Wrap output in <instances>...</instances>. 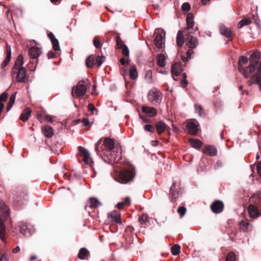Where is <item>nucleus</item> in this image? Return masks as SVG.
<instances>
[{"mask_svg": "<svg viewBox=\"0 0 261 261\" xmlns=\"http://www.w3.org/2000/svg\"><path fill=\"white\" fill-rule=\"evenodd\" d=\"M101 140L96 144L95 150L106 163L113 164L117 159L114 151H112L115 146L114 141L110 138H105L103 144H101Z\"/></svg>", "mask_w": 261, "mask_h": 261, "instance_id": "nucleus-1", "label": "nucleus"}, {"mask_svg": "<svg viewBox=\"0 0 261 261\" xmlns=\"http://www.w3.org/2000/svg\"><path fill=\"white\" fill-rule=\"evenodd\" d=\"M136 175L135 170L133 167L122 168L115 174V179L119 182L126 184L133 181Z\"/></svg>", "mask_w": 261, "mask_h": 261, "instance_id": "nucleus-2", "label": "nucleus"}, {"mask_svg": "<svg viewBox=\"0 0 261 261\" xmlns=\"http://www.w3.org/2000/svg\"><path fill=\"white\" fill-rule=\"evenodd\" d=\"M250 200L253 203L248 207L250 217L254 219L261 216V193L253 195Z\"/></svg>", "mask_w": 261, "mask_h": 261, "instance_id": "nucleus-3", "label": "nucleus"}, {"mask_svg": "<svg viewBox=\"0 0 261 261\" xmlns=\"http://www.w3.org/2000/svg\"><path fill=\"white\" fill-rule=\"evenodd\" d=\"M260 59V54L259 51L255 50L251 54L249 59V65L244 69V76L246 78L250 77L251 74L257 69L261 62H259Z\"/></svg>", "mask_w": 261, "mask_h": 261, "instance_id": "nucleus-4", "label": "nucleus"}, {"mask_svg": "<svg viewBox=\"0 0 261 261\" xmlns=\"http://www.w3.org/2000/svg\"><path fill=\"white\" fill-rule=\"evenodd\" d=\"M186 22L187 28L185 30H179L176 36V43L178 47L181 48L184 43V34L186 30L191 29L194 25V15L192 13H189L187 16Z\"/></svg>", "mask_w": 261, "mask_h": 261, "instance_id": "nucleus-5", "label": "nucleus"}, {"mask_svg": "<svg viewBox=\"0 0 261 261\" xmlns=\"http://www.w3.org/2000/svg\"><path fill=\"white\" fill-rule=\"evenodd\" d=\"M85 84L86 82L82 80L73 87L71 94L73 97H80L85 94L87 89Z\"/></svg>", "mask_w": 261, "mask_h": 261, "instance_id": "nucleus-6", "label": "nucleus"}, {"mask_svg": "<svg viewBox=\"0 0 261 261\" xmlns=\"http://www.w3.org/2000/svg\"><path fill=\"white\" fill-rule=\"evenodd\" d=\"M13 72V69H12L11 74L12 78H14L15 75H16V80L17 82L24 83L28 79V76L27 75L26 69L25 68H20L16 69Z\"/></svg>", "mask_w": 261, "mask_h": 261, "instance_id": "nucleus-7", "label": "nucleus"}, {"mask_svg": "<svg viewBox=\"0 0 261 261\" xmlns=\"http://www.w3.org/2000/svg\"><path fill=\"white\" fill-rule=\"evenodd\" d=\"M115 34L117 35L116 37V48L117 49H122V54L124 57H128L129 55V51L128 47L123 43V41L120 38V34L118 33H115Z\"/></svg>", "mask_w": 261, "mask_h": 261, "instance_id": "nucleus-8", "label": "nucleus"}, {"mask_svg": "<svg viewBox=\"0 0 261 261\" xmlns=\"http://www.w3.org/2000/svg\"><path fill=\"white\" fill-rule=\"evenodd\" d=\"M224 205L223 202L219 200H215L211 205V211L215 214H220L224 210Z\"/></svg>", "mask_w": 261, "mask_h": 261, "instance_id": "nucleus-9", "label": "nucleus"}, {"mask_svg": "<svg viewBox=\"0 0 261 261\" xmlns=\"http://www.w3.org/2000/svg\"><path fill=\"white\" fill-rule=\"evenodd\" d=\"M185 35L186 36V37L185 38L186 46L191 49L196 48L198 43L197 38L194 36L189 35L188 33H187Z\"/></svg>", "mask_w": 261, "mask_h": 261, "instance_id": "nucleus-10", "label": "nucleus"}, {"mask_svg": "<svg viewBox=\"0 0 261 261\" xmlns=\"http://www.w3.org/2000/svg\"><path fill=\"white\" fill-rule=\"evenodd\" d=\"M79 154L83 157V161L86 164H90L92 159L90 158V153L88 150L82 146L78 147Z\"/></svg>", "mask_w": 261, "mask_h": 261, "instance_id": "nucleus-11", "label": "nucleus"}, {"mask_svg": "<svg viewBox=\"0 0 261 261\" xmlns=\"http://www.w3.org/2000/svg\"><path fill=\"white\" fill-rule=\"evenodd\" d=\"M182 71L181 64L179 62H176L174 63L171 67V73L173 79L175 81L177 80L175 79V76L179 75Z\"/></svg>", "mask_w": 261, "mask_h": 261, "instance_id": "nucleus-12", "label": "nucleus"}, {"mask_svg": "<svg viewBox=\"0 0 261 261\" xmlns=\"http://www.w3.org/2000/svg\"><path fill=\"white\" fill-rule=\"evenodd\" d=\"M169 195L171 201L173 202H175L179 195V191L176 188L175 182L172 183Z\"/></svg>", "mask_w": 261, "mask_h": 261, "instance_id": "nucleus-13", "label": "nucleus"}, {"mask_svg": "<svg viewBox=\"0 0 261 261\" xmlns=\"http://www.w3.org/2000/svg\"><path fill=\"white\" fill-rule=\"evenodd\" d=\"M219 30L221 34L227 38L229 41L232 40V33L230 28H227L224 24H221L219 26Z\"/></svg>", "mask_w": 261, "mask_h": 261, "instance_id": "nucleus-14", "label": "nucleus"}, {"mask_svg": "<svg viewBox=\"0 0 261 261\" xmlns=\"http://www.w3.org/2000/svg\"><path fill=\"white\" fill-rule=\"evenodd\" d=\"M19 227L20 232L23 235L29 237L32 234V227L31 226L29 227L27 223L21 222L20 224Z\"/></svg>", "mask_w": 261, "mask_h": 261, "instance_id": "nucleus-15", "label": "nucleus"}, {"mask_svg": "<svg viewBox=\"0 0 261 261\" xmlns=\"http://www.w3.org/2000/svg\"><path fill=\"white\" fill-rule=\"evenodd\" d=\"M202 152L203 153L211 156H216L217 154L216 148L212 145H206L202 149Z\"/></svg>", "mask_w": 261, "mask_h": 261, "instance_id": "nucleus-16", "label": "nucleus"}, {"mask_svg": "<svg viewBox=\"0 0 261 261\" xmlns=\"http://www.w3.org/2000/svg\"><path fill=\"white\" fill-rule=\"evenodd\" d=\"M108 217L110 218L112 222L122 225V222L121 219V216L119 212L114 211L112 213L109 214Z\"/></svg>", "mask_w": 261, "mask_h": 261, "instance_id": "nucleus-17", "label": "nucleus"}, {"mask_svg": "<svg viewBox=\"0 0 261 261\" xmlns=\"http://www.w3.org/2000/svg\"><path fill=\"white\" fill-rule=\"evenodd\" d=\"M186 129L190 135H195L198 132L197 124L196 122L190 121L187 123Z\"/></svg>", "mask_w": 261, "mask_h": 261, "instance_id": "nucleus-18", "label": "nucleus"}, {"mask_svg": "<svg viewBox=\"0 0 261 261\" xmlns=\"http://www.w3.org/2000/svg\"><path fill=\"white\" fill-rule=\"evenodd\" d=\"M47 36L51 42L54 50L56 51L60 50L59 41L54 34L52 32H49L47 34Z\"/></svg>", "mask_w": 261, "mask_h": 261, "instance_id": "nucleus-19", "label": "nucleus"}, {"mask_svg": "<svg viewBox=\"0 0 261 261\" xmlns=\"http://www.w3.org/2000/svg\"><path fill=\"white\" fill-rule=\"evenodd\" d=\"M155 126L158 135H161L163 132L169 128V127L162 121L156 122Z\"/></svg>", "mask_w": 261, "mask_h": 261, "instance_id": "nucleus-20", "label": "nucleus"}, {"mask_svg": "<svg viewBox=\"0 0 261 261\" xmlns=\"http://www.w3.org/2000/svg\"><path fill=\"white\" fill-rule=\"evenodd\" d=\"M41 54V48L36 46H32L29 49V54L32 59H37Z\"/></svg>", "mask_w": 261, "mask_h": 261, "instance_id": "nucleus-21", "label": "nucleus"}, {"mask_svg": "<svg viewBox=\"0 0 261 261\" xmlns=\"http://www.w3.org/2000/svg\"><path fill=\"white\" fill-rule=\"evenodd\" d=\"M261 72V62L260 63L259 66L257 68V72L256 73L253 74L251 76L250 80L247 82V84L248 86H251L252 84H256L257 83V78L258 74Z\"/></svg>", "mask_w": 261, "mask_h": 261, "instance_id": "nucleus-22", "label": "nucleus"}, {"mask_svg": "<svg viewBox=\"0 0 261 261\" xmlns=\"http://www.w3.org/2000/svg\"><path fill=\"white\" fill-rule=\"evenodd\" d=\"M23 63V57L22 55H18L12 69H13V72H15V71H16V69H18V68H24L22 66Z\"/></svg>", "mask_w": 261, "mask_h": 261, "instance_id": "nucleus-23", "label": "nucleus"}, {"mask_svg": "<svg viewBox=\"0 0 261 261\" xmlns=\"http://www.w3.org/2000/svg\"><path fill=\"white\" fill-rule=\"evenodd\" d=\"M142 112L147 114L150 117H154L157 114V110L152 107L143 106L142 108Z\"/></svg>", "mask_w": 261, "mask_h": 261, "instance_id": "nucleus-24", "label": "nucleus"}, {"mask_svg": "<svg viewBox=\"0 0 261 261\" xmlns=\"http://www.w3.org/2000/svg\"><path fill=\"white\" fill-rule=\"evenodd\" d=\"M248 59L245 56H241L238 63V69L240 72L242 73L244 75V69L243 65L247 63Z\"/></svg>", "mask_w": 261, "mask_h": 261, "instance_id": "nucleus-25", "label": "nucleus"}, {"mask_svg": "<svg viewBox=\"0 0 261 261\" xmlns=\"http://www.w3.org/2000/svg\"><path fill=\"white\" fill-rule=\"evenodd\" d=\"M90 256V252L86 248H82L78 253L77 257L80 259H87Z\"/></svg>", "mask_w": 261, "mask_h": 261, "instance_id": "nucleus-26", "label": "nucleus"}, {"mask_svg": "<svg viewBox=\"0 0 261 261\" xmlns=\"http://www.w3.org/2000/svg\"><path fill=\"white\" fill-rule=\"evenodd\" d=\"M31 113L32 110L30 108H27L25 109L21 114L19 119L23 122L27 121L31 115Z\"/></svg>", "mask_w": 261, "mask_h": 261, "instance_id": "nucleus-27", "label": "nucleus"}, {"mask_svg": "<svg viewBox=\"0 0 261 261\" xmlns=\"http://www.w3.org/2000/svg\"><path fill=\"white\" fill-rule=\"evenodd\" d=\"M100 204V202L95 198L91 197L89 199V205H87L85 206V210H88V208H95Z\"/></svg>", "mask_w": 261, "mask_h": 261, "instance_id": "nucleus-28", "label": "nucleus"}, {"mask_svg": "<svg viewBox=\"0 0 261 261\" xmlns=\"http://www.w3.org/2000/svg\"><path fill=\"white\" fill-rule=\"evenodd\" d=\"M8 96V94L6 92L0 95V114H1L3 111L4 108V102L7 101Z\"/></svg>", "mask_w": 261, "mask_h": 261, "instance_id": "nucleus-29", "label": "nucleus"}, {"mask_svg": "<svg viewBox=\"0 0 261 261\" xmlns=\"http://www.w3.org/2000/svg\"><path fill=\"white\" fill-rule=\"evenodd\" d=\"M157 64L161 67H164L166 65V57L162 54H159L157 55Z\"/></svg>", "mask_w": 261, "mask_h": 261, "instance_id": "nucleus-30", "label": "nucleus"}, {"mask_svg": "<svg viewBox=\"0 0 261 261\" xmlns=\"http://www.w3.org/2000/svg\"><path fill=\"white\" fill-rule=\"evenodd\" d=\"M42 132L44 135L48 138L52 137L54 134L53 128L48 125H45L42 128Z\"/></svg>", "mask_w": 261, "mask_h": 261, "instance_id": "nucleus-31", "label": "nucleus"}, {"mask_svg": "<svg viewBox=\"0 0 261 261\" xmlns=\"http://www.w3.org/2000/svg\"><path fill=\"white\" fill-rule=\"evenodd\" d=\"M1 211H2L5 217H8L9 215L8 207L4 201L2 199L0 200V212Z\"/></svg>", "mask_w": 261, "mask_h": 261, "instance_id": "nucleus-32", "label": "nucleus"}, {"mask_svg": "<svg viewBox=\"0 0 261 261\" xmlns=\"http://www.w3.org/2000/svg\"><path fill=\"white\" fill-rule=\"evenodd\" d=\"M163 42V37L161 34H156L154 39V44L158 48H162Z\"/></svg>", "mask_w": 261, "mask_h": 261, "instance_id": "nucleus-33", "label": "nucleus"}, {"mask_svg": "<svg viewBox=\"0 0 261 261\" xmlns=\"http://www.w3.org/2000/svg\"><path fill=\"white\" fill-rule=\"evenodd\" d=\"M190 144L194 148H199L202 145V142L199 140L190 138L189 139Z\"/></svg>", "mask_w": 261, "mask_h": 261, "instance_id": "nucleus-34", "label": "nucleus"}, {"mask_svg": "<svg viewBox=\"0 0 261 261\" xmlns=\"http://www.w3.org/2000/svg\"><path fill=\"white\" fill-rule=\"evenodd\" d=\"M95 57L94 55L89 56L86 60V65L89 68H93L94 65Z\"/></svg>", "mask_w": 261, "mask_h": 261, "instance_id": "nucleus-35", "label": "nucleus"}, {"mask_svg": "<svg viewBox=\"0 0 261 261\" xmlns=\"http://www.w3.org/2000/svg\"><path fill=\"white\" fill-rule=\"evenodd\" d=\"M152 100L159 103L162 99V93L158 91L152 92Z\"/></svg>", "mask_w": 261, "mask_h": 261, "instance_id": "nucleus-36", "label": "nucleus"}, {"mask_svg": "<svg viewBox=\"0 0 261 261\" xmlns=\"http://www.w3.org/2000/svg\"><path fill=\"white\" fill-rule=\"evenodd\" d=\"M129 76L132 80L136 79L138 76L137 69L135 66H131L129 69Z\"/></svg>", "mask_w": 261, "mask_h": 261, "instance_id": "nucleus-37", "label": "nucleus"}, {"mask_svg": "<svg viewBox=\"0 0 261 261\" xmlns=\"http://www.w3.org/2000/svg\"><path fill=\"white\" fill-rule=\"evenodd\" d=\"M251 23V20L250 18H244L240 21L238 24L239 28H241L244 25H249Z\"/></svg>", "mask_w": 261, "mask_h": 261, "instance_id": "nucleus-38", "label": "nucleus"}, {"mask_svg": "<svg viewBox=\"0 0 261 261\" xmlns=\"http://www.w3.org/2000/svg\"><path fill=\"white\" fill-rule=\"evenodd\" d=\"M5 226L3 222L0 221V238L2 241H4L5 240Z\"/></svg>", "mask_w": 261, "mask_h": 261, "instance_id": "nucleus-39", "label": "nucleus"}, {"mask_svg": "<svg viewBox=\"0 0 261 261\" xmlns=\"http://www.w3.org/2000/svg\"><path fill=\"white\" fill-rule=\"evenodd\" d=\"M194 53V51L193 50V49H191V48H189L187 51V53H186V55H187V57H185L184 56H181V59L182 60L184 61V62H188L190 59H191V56L192 55H193Z\"/></svg>", "mask_w": 261, "mask_h": 261, "instance_id": "nucleus-40", "label": "nucleus"}, {"mask_svg": "<svg viewBox=\"0 0 261 261\" xmlns=\"http://www.w3.org/2000/svg\"><path fill=\"white\" fill-rule=\"evenodd\" d=\"M171 251L173 255H176L180 252V247L178 245H174L171 248Z\"/></svg>", "mask_w": 261, "mask_h": 261, "instance_id": "nucleus-41", "label": "nucleus"}, {"mask_svg": "<svg viewBox=\"0 0 261 261\" xmlns=\"http://www.w3.org/2000/svg\"><path fill=\"white\" fill-rule=\"evenodd\" d=\"M249 225V223L246 221H242L240 223V228L244 231H246L248 229V227Z\"/></svg>", "mask_w": 261, "mask_h": 261, "instance_id": "nucleus-42", "label": "nucleus"}, {"mask_svg": "<svg viewBox=\"0 0 261 261\" xmlns=\"http://www.w3.org/2000/svg\"><path fill=\"white\" fill-rule=\"evenodd\" d=\"M93 44L96 48H101L102 43H101L100 38L98 37H95L93 40Z\"/></svg>", "mask_w": 261, "mask_h": 261, "instance_id": "nucleus-43", "label": "nucleus"}, {"mask_svg": "<svg viewBox=\"0 0 261 261\" xmlns=\"http://www.w3.org/2000/svg\"><path fill=\"white\" fill-rule=\"evenodd\" d=\"M236 254L233 252H229L225 259V261H236Z\"/></svg>", "mask_w": 261, "mask_h": 261, "instance_id": "nucleus-44", "label": "nucleus"}, {"mask_svg": "<svg viewBox=\"0 0 261 261\" xmlns=\"http://www.w3.org/2000/svg\"><path fill=\"white\" fill-rule=\"evenodd\" d=\"M177 211L179 214L180 217L182 218L185 215L187 212V208L184 206H179L177 208Z\"/></svg>", "mask_w": 261, "mask_h": 261, "instance_id": "nucleus-45", "label": "nucleus"}, {"mask_svg": "<svg viewBox=\"0 0 261 261\" xmlns=\"http://www.w3.org/2000/svg\"><path fill=\"white\" fill-rule=\"evenodd\" d=\"M105 57L103 56H98L96 59L95 64L99 67L105 60Z\"/></svg>", "mask_w": 261, "mask_h": 261, "instance_id": "nucleus-46", "label": "nucleus"}, {"mask_svg": "<svg viewBox=\"0 0 261 261\" xmlns=\"http://www.w3.org/2000/svg\"><path fill=\"white\" fill-rule=\"evenodd\" d=\"M195 108L196 112L199 113L200 116H203L204 115V111L202 107L199 105H195Z\"/></svg>", "mask_w": 261, "mask_h": 261, "instance_id": "nucleus-47", "label": "nucleus"}, {"mask_svg": "<svg viewBox=\"0 0 261 261\" xmlns=\"http://www.w3.org/2000/svg\"><path fill=\"white\" fill-rule=\"evenodd\" d=\"M144 129L146 131H148L151 133H153L155 130L154 127L151 124H146L144 126Z\"/></svg>", "mask_w": 261, "mask_h": 261, "instance_id": "nucleus-48", "label": "nucleus"}, {"mask_svg": "<svg viewBox=\"0 0 261 261\" xmlns=\"http://www.w3.org/2000/svg\"><path fill=\"white\" fill-rule=\"evenodd\" d=\"M145 77L148 82L151 83L152 82V71L150 70H147L146 72Z\"/></svg>", "mask_w": 261, "mask_h": 261, "instance_id": "nucleus-49", "label": "nucleus"}, {"mask_svg": "<svg viewBox=\"0 0 261 261\" xmlns=\"http://www.w3.org/2000/svg\"><path fill=\"white\" fill-rule=\"evenodd\" d=\"M182 11L187 12L191 9V5L189 3H185L181 6Z\"/></svg>", "mask_w": 261, "mask_h": 261, "instance_id": "nucleus-50", "label": "nucleus"}, {"mask_svg": "<svg viewBox=\"0 0 261 261\" xmlns=\"http://www.w3.org/2000/svg\"><path fill=\"white\" fill-rule=\"evenodd\" d=\"M11 58L8 57H6L5 59L1 64L2 69L5 70V68L8 65V63L10 61Z\"/></svg>", "mask_w": 261, "mask_h": 261, "instance_id": "nucleus-51", "label": "nucleus"}, {"mask_svg": "<svg viewBox=\"0 0 261 261\" xmlns=\"http://www.w3.org/2000/svg\"><path fill=\"white\" fill-rule=\"evenodd\" d=\"M147 219V216L143 214L139 218V221L141 225L145 224L146 221Z\"/></svg>", "mask_w": 261, "mask_h": 261, "instance_id": "nucleus-52", "label": "nucleus"}, {"mask_svg": "<svg viewBox=\"0 0 261 261\" xmlns=\"http://www.w3.org/2000/svg\"><path fill=\"white\" fill-rule=\"evenodd\" d=\"M0 261H9L7 254H0Z\"/></svg>", "mask_w": 261, "mask_h": 261, "instance_id": "nucleus-53", "label": "nucleus"}, {"mask_svg": "<svg viewBox=\"0 0 261 261\" xmlns=\"http://www.w3.org/2000/svg\"><path fill=\"white\" fill-rule=\"evenodd\" d=\"M6 48V53H7L6 57L11 58V50L10 46L8 44H7Z\"/></svg>", "mask_w": 261, "mask_h": 261, "instance_id": "nucleus-54", "label": "nucleus"}, {"mask_svg": "<svg viewBox=\"0 0 261 261\" xmlns=\"http://www.w3.org/2000/svg\"><path fill=\"white\" fill-rule=\"evenodd\" d=\"M14 102H15V101L9 100V101L7 105V112H9L10 110V109L12 107L13 105H14Z\"/></svg>", "mask_w": 261, "mask_h": 261, "instance_id": "nucleus-55", "label": "nucleus"}, {"mask_svg": "<svg viewBox=\"0 0 261 261\" xmlns=\"http://www.w3.org/2000/svg\"><path fill=\"white\" fill-rule=\"evenodd\" d=\"M120 63L122 65H128L129 63V61L126 60L124 58H121L119 60Z\"/></svg>", "mask_w": 261, "mask_h": 261, "instance_id": "nucleus-56", "label": "nucleus"}, {"mask_svg": "<svg viewBox=\"0 0 261 261\" xmlns=\"http://www.w3.org/2000/svg\"><path fill=\"white\" fill-rule=\"evenodd\" d=\"M122 202L126 206H129L130 205V199L128 197H125Z\"/></svg>", "mask_w": 261, "mask_h": 261, "instance_id": "nucleus-57", "label": "nucleus"}, {"mask_svg": "<svg viewBox=\"0 0 261 261\" xmlns=\"http://www.w3.org/2000/svg\"><path fill=\"white\" fill-rule=\"evenodd\" d=\"M140 117L146 123H150L151 120L147 118L145 116H143L141 114H140Z\"/></svg>", "mask_w": 261, "mask_h": 261, "instance_id": "nucleus-58", "label": "nucleus"}, {"mask_svg": "<svg viewBox=\"0 0 261 261\" xmlns=\"http://www.w3.org/2000/svg\"><path fill=\"white\" fill-rule=\"evenodd\" d=\"M257 81L258 82L256 83V84L258 85L259 89L261 91V72L258 74Z\"/></svg>", "mask_w": 261, "mask_h": 261, "instance_id": "nucleus-59", "label": "nucleus"}, {"mask_svg": "<svg viewBox=\"0 0 261 261\" xmlns=\"http://www.w3.org/2000/svg\"><path fill=\"white\" fill-rule=\"evenodd\" d=\"M88 108L89 111H90L92 113L93 111L96 110L94 105L92 103H89L88 105Z\"/></svg>", "mask_w": 261, "mask_h": 261, "instance_id": "nucleus-60", "label": "nucleus"}, {"mask_svg": "<svg viewBox=\"0 0 261 261\" xmlns=\"http://www.w3.org/2000/svg\"><path fill=\"white\" fill-rule=\"evenodd\" d=\"M55 57H56V55L51 50L49 51L47 54V57L48 59H53V58H54Z\"/></svg>", "mask_w": 261, "mask_h": 261, "instance_id": "nucleus-61", "label": "nucleus"}, {"mask_svg": "<svg viewBox=\"0 0 261 261\" xmlns=\"http://www.w3.org/2000/svg\"><path fill=\"white\" fill-rule=\"evenodd\" d=\"M188 82L186 79H184L180 82V85L183 88H185L187 86Z\"/></svg>", "mask_w": 261, "mask_h": 261, "instance_id": "nucleus-62", "label": "nucleus"}, {"mask_svg": "<svg viewBox=\"0 0 261 261\" xmlns=\"http://www.w3.org/2000/svg\"><path fill=\"white\" fill-rule=\"evenodd\" d=\"M257 170L258 174L261 176V161L259 162L257 165Z\"/></svg>", "mask_w": 261, "mask_h": 261, "instance_id": "nucleus-63", "label": "nucleus"}, {"mask_svg": "<svg viewBox=\"0 0 261 261\" xmlns=\"http://www.w3.org/2000/svg\"><path fill=\"white\" fill-rule=\"evenodd\" d=\"M82 122L85 126H89L90 125V122L87 118H84L82 120Z\"/></svg>", "mask_w": 261, "mask_h": 261, "instance_id": "nucleus-64", "label": "nucleus"}]
</instances>
